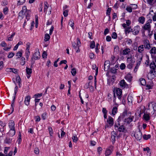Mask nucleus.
I'll list each match as a JSON object with an SVG mask.
<instances>
[{
	"instance_id": "f257e3e1",
	"label": "nucleus",
	"mask_w": 156,
	"mask_h": 156,
	"mask_svg": "<svg viewBox=\"0 0 156 156\" xmlns=\"http://www.w3.org/2000/svg\"><path fill=\"white\" fill-rule=\"evenodd\" d=\"M150 70L147 75L149 80H152L156 76V65L154 62H151L149 65Z\"/></svg>"
},
{
	"instance_id": "f03ea898",
	"label": "nucleus",
	"mask_w": 156,
	"mask_h": 156,
	"mask_svg": "<svg viewBox=\"0 0 156 156\" xmlns=\"http://www.w3.org/2000/svg\"><path fill=\"white\" fill-rule=\"evenodd\" d=\"M152 20L151 19H149L146 22V23L142 27V29L141 30L142 36L144 37L146 36L145 34V30L147 31H150L151 30V25L150 23H152Z\"/></svg>"
},
{
	"instance_id": "7ed1b4c3",
	"label": "nucleus",
	"mask_w": 156,
	"mask_h": 156,
	"mask_svg": "<svg viewBox=\"0 0 156 156\" xmlns=\"http://www.w3.org/2000/svg\"><path fill=\"white\" fill-rule=\"evenodd\" d=\"M144 47L145 48L147 49H149L151 48V44L149 41L147 39H145L143 41Z\"/></svg>"
},
{
	"instance_id": "20e7f679",
	"label": "nucleus",
	"mask_w": 156,
	"mask_h": 156,
	"mask_svg": "<svg viewBox=\"0 0 156 156\" xmlns=\"http://www.w3.org/2000/svg\"><path fill=\"white\" fill-rule=\"evenodd\" d=\"M142 136V133L140 130L136 131L134 134L135 138L138 140H140Z\"/></svg>"
},
{
	"instance_id": "39448f33",
	"label": "nucleus",
	"mask_w": 156,
	"mask_h": 156,
	"mask_svg": "<svg viewBox=\"0 0 156 156\" xmlns=\"http://www.w3.org/2000/svg\"><path fill=\"white\" fill-rule=\"evenodd\" d=\"M113 147L111 145L106 150L105 152V156H109L112 152Z\"/></svg>"
},
{
	"instance_id": "423d86ee",
	"label": "nucleus",
	"mask_w": 156,
	"mask_h": 156,
	"mask_svg": "<svg viewBox=\"0 0 156 156\" xmlns=\"http://www.w3.org/2000/svg\"><path fill=\"white\" fill-rule=\"evenodd\" d=\"M116 93L118 99L121 100L122 93V90L119 88H117L116 90Z\"/></svg>"
},
{
	"instance_id": "0eeeda50",
	"label": "nucleus",
	"mask_w": 156,
	"mask_h": 156,
	"mask_svg": "<svg viewBox=\"0 0 156 156\" xmlns=\"http://www.w3.org/2000/svg\"><path fill=\"white\" fill-rule=\"evenodd\" d=\"M117 136V134L116 132L113 131L111 133V139L112 143L113 144L115 141V137Z\"/></svg>"
},
{
	"instance_id": "6e6552de",
	"label": "nucleus",
	"mask_w": 156,
	"mask_h": 156,
	"mask_svg": "<svg viewBox=\"0 0 156 156\" xmlns=\"http://www.w3.org/2000/svg\"><path fill=\"white\" fill-rule=\"evenodd\" d=\"M110 67V62L109 60H107L104 63V70L105 71H107Z\"/></svg>"
},
{
	"instance_id": "1a4fd4ad",
	"label": "nucleus",
	"mask_w": 156,
	"mask_h": 156,
	"mask_svg": "<svg viewBox=\"0 0 156 156\" xmlns=\"http://www.w3.org/2000/svg\"><path fill=\"white\" fill-rule=\"evenodd\" d=\"M151 104V107L153 109L154 112L155 111H156V103L154 102H150L148 104V109L149 110L151 109V108L150 107Z\"/></svg>"
},
{
	"instance_id": "9d476101",
	"label": "nucleus",
	"mask_w": 156,
	"mask_h": 156,
	"mask_svg": "<svg viewBox=\"0 0 156 156\" xmlns=\"http://www.w3.org/2000/svg\"><path fill=\"white\" fill-rule=\"evenodd\" d=\"M119 132H122L126 133L127 132V130L125 128V127L123 125H121L117 129Z\"/></svg>"
},
{
	"instance_id": "9b49d317",
	"label": "nucleus",
	"mask_w": 156,
	"mask_h": 156,
	"mask_svg": "<svg viewBox=\"0 0 156 156\" xmlns=\"http://www.w3.org/2000/svg\"><path fill=\"white\" fill-rule=\"evenodd\" d=\"M134 119L133 116H129L128 118L125 119L124 122H126L127 124H129L130 122L133 121Z\"/></svg>"
},
{
	"instance_id": "f8f14e48",
	"label": "nucleus",
	"mask_w": 156,
	"mask_h": 156,
	"mask_svg": "<svg viewBox=\"0 0 156 156\" xmlns=\"http://www.w3.org/2000/svg\"><path fill=\"white\" fill-rule=\"evenodd\" d=\"M32 57L34 58L35 60L39 59L41 57L39 51L35 52Z\"/></svg>"
},
{
	"instance_id": "ddd939ff",
	"label": "nucleus",
	"mask_w": 156,
	"mask_h": 156,
	"mask_svg": "<svg viewBox=\"0 0 156 156\" xmlns=\"http://www.w3.org/2000/svg\"><path fill=\"white\" fill-rule=\"evenodd\" d=\"M139 27L137 26L135 27L133 31V34L135 35H136L138 34L139 32Z\"/></svg>"
},
{
	"instance_id": "4468645a",
	"label": "nucleus",
	"mask_w": 156,
	"mask_h": 156,
	"mask_svg": "<svg viewBox=\"0 0 156 156\" xmlns=\"http://www.w3.org/2000/svg\"><path fill=\"white\" fill-rule=\"evenodd\" d=\"M9 126L10 129H15V123L13 120H11L9 121Z\"/></svg>"
},
{
	"instance_id": "2eb2a0df",
	"label": "nucleus",
	"mask_w": 156,
	"mask_h": 156,
	"mask_svg": "<svg viewBox=\"0 0 156 156\" xmlns=\"http://www.w3.org/2000/svg\"><path fill=\"white\" fill-rule=\"evenodd\" d=\"M119 84L120 87L122 88H124L127 85L126 82L124 80H122L120 81Z\"/></svg>"
},
{
	"instance_id": "dca6fc26",
	"label": "nucleus",
	"mask_w": 156,
	"mask_h": 156,
	"mask_svg": "<svg viewBox=\"0 0 156 156\" xmlns=\"http://www.w3.org/2000/svg\"><path fill=\"white\" fill-rule=\"evenodd\" d=\"M107 122L110 126H112L113 125V118L111 116L108 117L107 120Z\"/></svg>"
},
{
	"instance_id": "f3484780",
	"label": "nucleus",
	"mask_w": 156,
	"mask_h": 156,
	"mask_svg": "<svg viewBox=\"0 0 156 156\" xmlns=\"http://www.w3.org/2000/svg\"><path fill=\"white\" fill-rule=\"evenodd\" d=\"M12 140V138L7 137L5 139L4 143L5 144H9L11 143Z\"/></svg>"
},
{
	"instance_id": "a211bd4d",
	"label": "nucleus",
	"mask_w": 156,
	"mask_h": 156,
	"mask_svg": "<svg viewBox=\"0 0 156 156\" xmlns=\"http://www.w3.org/2000/svg\"><path fill=\"white\" fill-rule=\"evenodd\" d=\"M145 18L143 16H140L138 18V21L140 23L144 24L145 21Z\"/></svg>"
},
{
	"instance_id": "6ab92c4d",
	"label": "nucleus",
	"mask_w": 156,
	"mask_h": 156,
	"mask_svg": "<svg viewBox=\"0 0 156 156\" xmlns=\"http://www.w3.org/2000/svg\"><path fill=\"white\" fill-rule=\"evenodd\" d=\"M15 129H10L9 132L8 133V134L9 135L11 136H12L15 135Z\"/></svg>"
},
{
	"instance_id": "aec40b11",
	"label": "nucleus",
	"mask_w": 156,
	"mask_h": 156,
	"mask_svg": "<svg viewBox=\"0 0 156 156\" xmlns=\"http://www.w3.org/2000/svg\"><path fill=\"white\" fill-rule=\"evenodd\" d=\"M30 98V97L28 96H27L26 97L24 101V103L26 105H29Z\"/></svg>"
},
{
	"instance_id": "412c9836",
	"label": "nucleus",
	"mask_w": 156,
	"mask_h": 156,
	"mask_svg": "<svg viewBox=\"0 0 156 156\" xmlns=\"http://www.w3.org/2000/svg\"><path fill=\"white\" fill-rule=\"evenodd\" d=\"M150 52L151 55H155L156 54V47H152L150 51Z\"/></svg>"
},
{
	"instance_id": "4be33fe9",
	"label": "nucleus",
	"mask_w": 156,
	"mask_h": 156,
	"mask_svg": "<svg viewBox=\"0 0 156 156\" xmlns=\"http://www.w3.org/2000/svg\"><path fill=\"white\" fill-rule=\"evenodd\" d=\"M127 100L128 103L129 105L132 104L133 97L131 95H128L127 98Z\"/></svg>"
},
{
	"instance_id": "5701e85b",
	"label": "nucleus",
	"mask_w": 156,
	"mask_h": 156,
	"mask_svg": "<svg viewBox=\"0 0 156 156\" xmlns=\"http://www.w3.org/2000/svg\"><path fill=\"white\" fill-rule=\"evenodd\" d=\"M130 52V50L129 48H126L123 51V54L124 55H128Z\"/></svg>"
},
{
	"instance_id": "b1692460",
	"label": "nucleus",
	"mask_w": 156,
	"mask_h": 156,
	"mask_svg": "<svg viewBox=\"0 0 156 156\" xmlns=\"http://www.w3.org/2000/svg\"><path fill=\"white\" fill-rule=\"evenodd\" d=\"M142 56H139L137 57L138 59L136 60L137 65L139 66L141 63V62L142 60Z\"/></svg>"
},
{
	"instance_id": "393cba45",
	"label": "nucleus",
	"mask_w": 156,
	"mask_h": 156,
	"mask_svg": "<svg viewBox=\"0 0 156 156\" xmlns=\"http://www.w3.org/2000/svg\"><path fill=\"white\" fill-rule=\"evenodd\" d=\"M44 12L46 14L47 13V10L48 8V4L47 2H44Z\"/></svg>"
},
{
	"instance_id": "a878e982",
	"label": "nucleus",
	"mask_w": 156,
	"mask_h": 156,
	"mask_svg": "<svg viewBox=\"0 0 156 156\" xmlns=\"http://www.w3.org/2000/svg\"><path fill=\"white\" fill-rule=\"evenodd\" d=\"M125 79L129 82H130L132 80V76L131 74H128L125 77Z\"/></svg>"
},
{
	"instance_id": "bb28decb",
	"label": "nucleus",
	"mask_w": 156,
	"mask_h": 156,
	"mask_svg": "<svg viewBox=\"0 0 156 156\" xmlns=\"http://www.w3.org/2000/svg\"><path fill=\"white\" fill-rule=\"evenodd\" d=\"M118 108L117 107H114L112 110V114L113 115H115L117 112Z\"/></svg>"
},
{
	"instance_id": "cd10ccee",
	"label": "nucleus",
	"mask_w": 156,
	"mask_h": 156,
	"mask_svg": "<svg viewBox=\"0 0 156 156\" xmlns=\"http://www.w3.org/2000/svg\"><path fill=\"white\" fill-rule=\"evenodd\" d=\"M144 51V47L143 45H140L138 47V51L140 53H142Z\"/></svg>"
},
{
	"instance_id": "c85d7f7f",
	"label": "nucleus",
	"mask_w": 156,
	"mask_h": 156,
	"mask_svg": "<svg viewBox=\"0 0 156 156\" xmlns=\"http://www.w3.org/2000/svg\"><path fill=\"white\" fill-rule=\"evenodd\" d=\"M98 73V68H96V69L95 75L94 76V86H95V88H96V83H97L96 76H97V75Z\"/></svg>"
},
{
	"instance_id": "c756f323",
	"label": "nucleus",
	"mask_w": 156,
	"mask_h": 156,
	"mask_svg": "<svg viewBox=\"0 0 156 156\" xmlns=\"http://www.w3.org/2000/svg\"><path fill=\"white\" fill-rule=\"evenodd\" d=\"M127 115L128 113L127 111H125L122 113L121 115H120V117L122 118L123 119L126 117H128V116H127Z\"/></svg>"
},
{
	"instance_id": "7c9ffc66",
	"label": "nucleus",
	"mask_w": 156,
	"mask_h": 156,
	"mask_svg": "<svg viewBox=\"0 0 156 156\" xmlns=\"http://www.w3.org/2000/svg\"><path fill=\"white\" fill-rule=\"evenodd\" d=\"M7 69L9 70L10 71L12 72L15 74H17L18 73V70L16 69L10 68H8Z\"/></svg>"
},
{
	"instance_id": "2f4dec72",
	"label": "nucleus",
	"mask_w": 156,
	"mask_h": 156,
	"mask_svg": "<svg viewBox=\"0 0 156 156\" xmlns=\"http://www.w3.org/2000/svg\"><path fill=\"white\" fill-rule=\"evenodd\" d=\"M118 121L117 122H115V124L114 125V127L115 129V130H117V129L120 126V125L119 122V121H118Z\"/></svg>"
},
{
	"instance_id": "473e14b6",
	"label": "nucleus",
	"mask_w": 156,
	"mask_h": 156,
	"mask_svg": "<svg viewBox=\"0 0 156 156\" xmlns=\"http://www.w3.org/2000/svg\"><path fill=\"white\" fill-rule=\"evenodd\" d=\"M77 45H78V37L76 39V43L75 42H72V46L74 49H76Z\"/></svg>"
},
{
	"instance_id": "72a5a7b5",
	"label": "nucleus",
	"mask_w": 156,
	"mask_h": 156,
	"mask_svg": "<svg viewBox=\"0 0 156 156\" xmlns=\"http://www.w3.org/2000/svg\"><path fill=\"white\" fill-rule=\"evenodd\" d=\"M50 38V36L48 34H46L45 35V36L44 37V41H48Z\"/></svg>"
},
{
	"instance_id": "f704fd0d",
	"label": "nucleus",
	"mask_w": 156,
	"mask_h": 156,
	"mask_svg": "<svg viewBox=\"0 0 156 156\" xmlns=\"http://www.w3.org/2000/svg\"><path fill=\"white\" fill-rule=\"evenodd\" d=\"M144 119L146 121H148L150 119V116L147 114H144L143 115Z\"/></svg>"
},
{
	"instance_id": "c9c22d12",
	"label": "nucleus",
	"mask_w": 156,
	"mask_h": 156,
	"mask_svg": "<svg viewBox=\"0 0 156 156\" xmlns=\"http://www.w3.org/2000/svg\"><path fill=\"white\" fill-rule=\"evenodd\" d=\"M140 83L142 85L144 86L146 85V82L145 80L143 78H141L140 79Z\"/></svg>"
},
{
	"instance_id": "e433bc0d",
	"label": "nucleus",
	"mask_w": 156,
	"mask_h": 156,
	"mask_svg": "<svg viewBox=\"0 0 156 156\" xmlns=\"http://www.w3.org/2000/svg\"><path fill=\"white\" fill-rule=\"evenodd\" d=\"M111 8H108L107 9L106 14L107 15L109 16V20L110 19V14L111 10Z\"/></svg>"
},
{
	"instance_id": "4c0bfd02",
	"label": "nucleus",
	"mask_w": 156,
	"mask_h": 156,
	"mask_svg": "<svg viewBox=\"0 0 156 156\" xmlns=\"http://www.w3.org/2000/svg\"><path fill=\"white\" fill-rule=\"evenodd\" d=\"M26 72L27 74L28 75H29L32 73V69L31 68H30L27 67Z\"/></svg>"
},
{
	"instance_id": "58836bf2",
	"label": "nucleus",
	"mask_w": 156,
	"mask_h": 156,
	"mask_svg": "<svg viewBox=\"0 0 156 156\" xmlns=\"http://www.w3.org/2000/svg\"><path fill=\"white\" fill-rule=\"evenodd\" d=\"M73 24V21L71 20H70L69 21V25L72 27L73 29L74 28Z\"/></svg>"
},
{
	"instance_id": "ea45409f",
	"label": "nucleus",
	"mask_w": 156,
	"mask_h": 156,
	"mask_svg": "<svg viewBox=\"0 0 156 156\" xmlns=\"http://www.w3.org/2000/svg\"><path fill=\"white\" fill-rule=\"evenodd\" d=\"M22 53L21 51H19L17 52L16 54V56L17 57V58H16L17 59L18 58H19L22 57Z\"/></svg>"
},
{
	"instance_id": "a19ab883",
	"label": "nucleus",
	"mask_w": 156,
	"mask_h": 156,
	"mask_svg": "<svg viewBox=\"0 0 156 156\" xmlns=\"http://www.w3.org/2000/svg\"><path fill=\"white\" fill-rule=\"evenodd\" d=\"M26 13V12L22 10L19 12V16L23 17L24 15Z\"/></svg>"
},
{
	"instance_id": "79ce46f5",
	"label": "nucleus",
	"mask_w": 156,
	"mask_h": 156,
	"mask_svg": "<svg viewBox=\"0 0 156 156\" xmlns=\"http://www.w3.org/2000/svg\"><path fill=\"white\" fill-rule=\"evenodd\" d=\"M14 98L13 100L12 101L11 106L12 107V111L11 113H12L14 111L13 106H14V102L15 99V95L13 97Z\"/></svg>"
},
{
	"instance_id": "37998d69",
	"label": "nucleus",
	"mask_w": 156,
	"mask_h": 156,
	"mask_svg": "<svg viewBox=\"0 0 156 156\" xmlns=\"http://www.w3.org/2000/svg\"><path fill=\"white\" fill-rule=\"evenodd\" d=\"M151 137V135L150 134H148L147 135H146V134H144L143 135V138L145 140H147L150 138Z\"/></svg>"
},
{
	"instance_id": "c03bdc74",
	"label": "nucleus",
	"mask_w": 156,
	"mask_h": 156,
	"mask_svg": "<svg viewBox=\"0 0 156 156\" xmlns=\"http://www.w3.org/2000/svg\"><path fill=\"white\" fill-rule=\"evenodd\" d=\"M72 138L73 142L75 143L77 142L78 140V138L76 135H73V136L72 137Z\"/></svg>"
},
{
	"instance_id": "a18cd8bd",
	"label": "nucleus",
	"mask_w": 156,
	"mask_h": 156,
	"mask_svg": "<svg viewBox=\"0 0 156 156\" xmlns=\"http://www.w3.org/2000/svg\"><path fill=\"white\" fill-rule=\"evenodd\" d=\"M132 31V29L130 27H127L125 29V32L126 33H129Z\"/></svg>"
},
{
	"instance_id": "49530a36",
	"label": "nucleus",
	"mask_w": 156,
	"mask_h": 156,
	"mask_svg": "<svg viewBox=\"0 0 156 156\" xmlns=\"http://www.w3.org/2000/svg\"><path fill=\"white\" fill-rule=\"evenodd\" d=\"M95 42L94 41H92L91 42L90 47L91 48H94L95 47Z\"/></svg>"
},
{
	"instance_id": "de8ad7c7",
	"label": "nucleus",
	"mask_w": 156,
	"mask_h": 156,
	"mask_svg": "<svg viewBox=\"0 0 156 156\" xmlns=\"http://www.w3.org/2000/svg\"><path fill=\"white\" fill-rule=\"evenodd\" d=\"M25 0H19L18 2L17 5H20L23 4L25 2Z\"/></svg>"
},
{
	"instance_id": "09e8293b",
	"label": "nucleus",
	"mask_w": 156,
	"mask_h": 156,
	"mask_svg": "<svg viewBox=\"0 0 156 156\" xmlns=\"http://www.w3.org/2000/svg\"><path fill=\"white\" fill-rule=\"evenodd\" d=\"M112 37L113 39H116L117 37V35L116 33L115 32L113 33L112 35Z\"/></svg>"
},
{
	"instance_id": "8fccbe9b",
	"label": "nucleus",
	"mask_w": 156,
	"mask_h": 156,
	"mask_svg": "<svg viewBox=\"0 0 156 156\" xmlns=\"http://www.w3.org/2000/svg\"><path fill=\"white\" fill-rule=\"evenodd\" d=\"M14 53L11 52L9 53V55H8V58H12L13 56L14 55Z\"/></svg>"
},
{
	"instance_id": "3c124183",
	"label": "nucleus",
	"mask_w": 156,
	"mask_h": 156,
	"mask_svg": "<svg viewBox=\"0 0 156 156\" xmlns=\"http://www.w3.org/2000/svg\"><path fill=\"white\" fill-rule=\"evenodd\" d=\"M71 73L72 75L73 76H75L76 73V69L74 68L72 69Z\"/></svg>"
},
{
	"instance_id": "603ef678",
	"label": "nucleus",
	"mask_w": 156,
	"mask_h": 156,
	"mask_svg": "<svg viewBox=\"0 0 156 156\" xmlns=\"http://www.w3.org/2000/svg\"><path fill=\"white\" fill-rule=\"evenodd\" d=\"M3 12L4 14L5 15L7 14L8 12V7H5V8H4Z\"/></svg>"
},
{
	"instance_id": "864d4df0",
	"label": "nucleus",
	"mask_w": 156,
	"mask_h": 156,
	"mask_svg": "<svg viewBox=\"0 0 156 156\" xmlns=\"http://www.w3.org/2000/svg\"><path fill=\"white\" fill-rule=\"evenodd\" d=\"M130 5L132 8V9H136L137 7V5L135 4H131Z\"/></svg>"
},
{
	"instance_id": "5fc2aeb1",
	"label": "nucleus",
	"mask_w": 156,
	"mask_h": 156,
	"mask_svg": "<svg viewBox=\"0 0 156 156\" xmlns=\"http://www.w3.org/2000/svg\"><path fill=\"white\" fill-rule=\"evenodd\" d=\"M126 9L128 12H131L132 11V9L131 6L127 7Z\"/></svg>"
},
{
	"instance_id": "6e6d98bb",
	"label": "nucleus",
	"mask_w": 156,
	"mask_h": 156,
	"mask_svg": "<svg viewBox=\"0 0 156 156\" xmlns=\"http://www.w3.org/2000/svg\"><path fill=\"white\" fill-rule=\"evenodd\" d=\"M48 130L49 132V134L50 136H52V134L53 133L52 129L51 127L49 126L48 128Z\"/></svg>"
},
{
	"instance_id": "4d7b16f0",
	"label": "nucleus",
	"mask_w": 156,
	"mask_h": 156,
	"mask_svg": "<svg viewBox=\"0 0 156 156\" xmlns=\"http://www.w3.org/2000/svg\"><path fill=\"white\" fill-rule=\"evenodd\" d=\"M126 67V65L124 63H122L120 66V68L121 69L123 70L125 69Z\"/></svg>"
},
{
	"instance_id": "13d9d810",
	"label": "nucleus",
	"mask_w": 156,
	"mask_h": 156,
	"mask_svg": "<svg viewBox=\"0 0 156 156\" xmlns=\"http://www.w3.org/2000/svg\"><path fill=\"white\" fill-rule=\"evenodd\" d=\"M133 67V64L132 63V62H129L128 64L127 65V68L129 69H131Z\"/></svg>"
},
{
	"instance_id": "bf43d9fd",
	"label": "nucleus",
	"mask_w": 156,
	"mask_h": 156,
	"mask_svg": "<svg viewBox=\"0 0 156 156\" xmlns=\"http://www.w3.org/2000/svg\"><path fill=\"white\" fill-rule=\"evenodd\" d=\"M64 11L63 12V14L65 17H66L67 16L68 14V10H64Z\"/></svg>"
},
{
	"instance_id": "052dcab7",
	"label": "nucleus",
	"mask_w": 156,
	"mask_h": 156,
	"mask_svg": "<svg viewBox=\"0 0 156 156\" xmlns=\"http://www.w3.org/2000/svg\"><path fill=\"white\" fill-rule=\"evenodd\" d=\"M34 152L36 154H38L39 153V149L38 148H35L34 150Z\"/></svg>"
},
{
	"instance_id": "680f3d73",
	"label": "nucleus",
	"mask_w": 156,
	"mask_h": 156,
	"mask_svg": "<svg viewBox=\"0 0 156 156\" xmlns=\"http://www.w3.org/2000/svg\"><path fill=\"white\" fill-rule=\"evenodd\" d=\"M150 148L149 147H147L143 148V151H147V153H149L150 152Z\"/></svg>"
},
{
	"instance_id": "e2e57ef3",
	"label": "nucleus",
	"mask_w": 156,
	"mask_h": 156,
	"mask_svg": "<svg viewBox=\"0 0 156 156\" xmlns=\"http://www.w3.org/2000/svg\"><path fill=\"white\" fill-rule=\"evenodd\" d=\"M106 39L107 41L109 42L111 40V37L109 36H107L106 37Z\"/></svg>"
},
{
	"instance_id": "0e129e2a",
	"label": "nucleus",
	"mask_w": 156,
	"mask_h": 156,
	"mask_svg": "<svg viewBox=\"0 0 156 156\" xmlns=\"http://www.w3.org/2000/svg\"><path fill=\"white\" fill-rule=\"evenodd\" d=\"M21 61H22V65H24L25 64V61H24L25 60V58L24 57H22L21 58Z\"/></svg>"
},
{
	"instance_id": "69168bd1",
	"label": "nucleus",
	"mask_w": 156,
	"mask_h": 156,
	"mask_svg": "<svg viewBox=\"0 0 156 156\" xmlns=\"http://www.w3.org/2000/svg\"><path fill=\"white\" fill-rule=\"evenodd\" d=\"M30 54V51H28V52H26V58L27 60H28V58Z\"/></svg>"
},
{
	"instance_id": "338daca9",
	"label": "nucleus",
	"mask_w": 156,
	"mask_h": 156,
	"mask_svg": "<svg viewBox=\"0 0 156 156\" xmlns=\"http://www.w3.org/2000/svg\"><path fill=\"white\" fill-rule=\"evenodd\" d=\"M34 118H35L36 119L35 121L36 122H39L40 120V117L39 116H35L34 117Z\"/></svg>"
},
{
	"instance_id": "774afa93",
	"label": "nucleus",
	"mask_w": 156,
	"mask_h": 156,
	"mask_svg": "<svg viewBox=\"0 0 156 156\" xmlns=\"http://www.w3.org/2000/svg\"><path fill=\"white\" fill-rule=\"evenodd\" d=\"M119 47L118 46H115L114 48V51L118 52L119 51Z\"/></svg>"
}]
</instances>
